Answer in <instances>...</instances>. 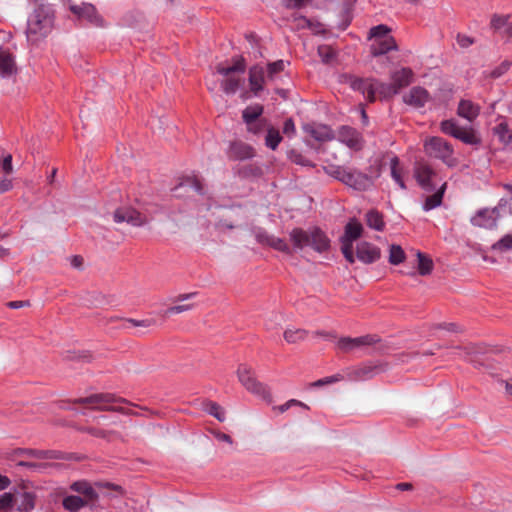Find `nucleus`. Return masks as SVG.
<instances>
[{"label": "nucleus", "instance_id": "f257e3e1", "mask_svg": "<svg viewBox=\"0 0 512 512\" xmlns=\"http://www.w3.org/2000/svg\"><path fill=\"white\" fill-rule=\"evenodd\" d=\"M54 21V11L50 6L39 5L27 21V40L36 43L46 37L51 31Z\"/></svg>", "mask_w": 512, "mask_h": 512}, {"label": "nucleus", "instance_id": "f03ea898", "mask_svg": "<svg viewBox=\"0 0 512 512\" xmlns=\"http://www.w3.org/2000/svg\"><path fill=\"white\" fill-rule=\"evenodd\" d=\"M290 241L293 243L294 249H303L311 247L317 252H324L330 247V240L326 234L319 228H313L305 231L301 228L293 229L290 234Z\"/></svg>", "mask_w": 512, "mask_h": 512}, {"label": "nucleus", "instance_id": "7ed1b4c3", "mask_svg": "<svg viewBox=\"0 0 512 512\" xmlns=\"http://www.w3.org/2000/svg\"><path fill=\"white\" fill-rule=\"evenodd\" d=\"M245 70L246 62L243 57L233 58L231 66L217 65V73L224 77L221 81V88L227 95H234L244 84V79L241 75L244 74Z\"/></svg>", "mask_w": 512, "mask_h": 512}, {"label": "nucleus", "instance_id": "20e7f679", "mask_svg": "<svg viewBox=\"0 0 512 512\" xmlns=\"http://www.w3.org/2000/svg\"><path fill=\"white\" fill-rule=\"evenodd\" d=\"M74 403L82 405H91L95 410L116 411L126 415H138L130 409L122 406H112L114 403H128V401L121 397H116L111 393H98L92 394L88 397H82L74 400Z\"/></svg>", "mask_w": 512, "mask_h": 512}, {"label": "nucleus", "instance_id": "39448f33", "mask_svg": "<svg viewBox=\"0 0 512 512\" xmlns=\"http://www.w3.org/2000/svg\"><path fill=\"white\" fill-rule=\"evenodd\" d=\"M440 130L467 145L478 146L481 144L480 136L472 127H461L455 119L443 120L440 123Z\"/></svg>", "mask_w": 512, "mask_h": 512}, {"label": "nucleus", "instance_id": "423d86ee", "mask_svg": "<svg viewBox=\"0 0 512 512\" xmlns=\"http://www.w3.org/2000/svg\"><path fill=\"white\" fill-rule=\"evenodd\" d=\"M425 152L434 158L442 160L448 166H454L455 160L452 158L453 147L441 137H431L424 144Z\"/></svg>", "mask_w": 512, "mask_h": 512}, {"label": "nucleus", "instance_id": "0eeeda50", "mask_svg": "<svg viewBox=\"0 0 512 512\" xmlns=\"http://www.w3.org/2000/svg\"><path fill=\"white\" fill-rule=\"evenodd\" d=\"M15 509L17 512H31L36 508L38 495L28 483L22 482L14 488Z\"/></svg>", "mask_w": 512, "mask_h": 512}, {"label": "nucleus", "instance_id": "6e6552de", "mask_svg": "<svg viewBox=\"0 0 512 512\" xmlns=\"http://www.w3.org/2000/svg\"><path fill=\"white\" fill-rule=\"evenodd\" d=\"M237 376L240 383L251 393L266 398L269 396L267 387L259 382L253 374V370L247 364H240L237 369Z\"/></svg>", "mask_w": 512, "mask_h": 512}, {"label": "nucleus", "instance_id": "1a4fd4ad", "mask_svg": "<svg viewBox=\"0 0 512 512\" xmlns=\"http://www.w3.org/2000/svg\"><path fill=\"white\" fill-rule=\"evenodd\" d=\"M237 376L240 383L251 393L266 398L269 396L267 387L259 382L253 374V370L247 364H240L237 369Z\"/></svg>", "mask_w": 512, "mask_h": 512}, {"label": "nucleus", "instance_id": "9d476101", "mask_svg": "<svg viewBox=\"0 0 512 512\" xmlns=\"http://www.w3.org/2000/svg\"><path fill=\"white\" fill-rule=\"evenodd\" d=\"M335 139L355 151L361 150L364 145L362 134L355 128L347 125L339 127Z\"/></svg>", "mask_w": 512, "mask_h": 512}, {"label": "nucleus", "instance_id": "9b49d317", "mask_svg": "<svg viewBox=\"0 0 512 512\" xmlns=\"http://www.w3.org/2000/svg\"><path fill=\"white\" fill-rule=\"evenodd\" d=\"M345 83H347L351 89L358 91L369 101L374 102V78H361L354 75H345Z\"/></svg>", "mask_w": 512, "mask_h": 512}, {"label": "nucleus", "instance_id": "f8f14e48", "mask_svg": "<svg viewBox=\"0 0 512 512\" xmlns=\"http://www.w3.org/2000/svg\"><path fill=\"white\" fill-rule=\"evenodd\" d=\"M14 456H27L39 460H64L65 454L58 450H42L32 448H16L12 453Z\"/></svg>", "mask_w": 512, "mask_h": 512}, {"label": "nucleus", "instance_id": "ddd939ff", "mask_svg": "<svg viewBox=\"0 0 512 512\" xmlns=\"http://www.w3.org/2000/svg\"><path fill=\"white\" fill-rule=\"evenodd\" d=\"M379 341L376 335H364L356 338L342 337L339 339L337 346L343 352H351L365 346H371Z\"/></svg>", "mask_w": 512, "mask_h": 512}, {"label": "nucleus", "instance_id": "4468645a", "mask_svg": "<svg viewBox=\"0 0 512 512\" xmlns=\"http://www.w3.org/2000/svg\"><path fill=\"white\" fill-rule=\"evenodd\" d=\"M113 219L116 223L126 222L134 227H139L146 223V217L131 207L116 209L113 214Z\"/></svg>", "mask_w": 512, "mask_h": 512}, {"label": "nucleus", "instance_id": "2eb2a0df", "mask_svg": "<svg viewBox=\"0 0 512 512\" xmlns=\"http://www.w3.org/2000/svg\"><path fill=\"white\" fill-rule=\"evenodd\" d=\"M342 183L358 191H365L371 185V178L358 170L347 169Z\"/></svg>", "mask_w": 512, "mask_h": 512}, {"label": "nucleus", "instance_id": "dca6fc26", "mask_svg": "<svg viewBox=\"0 0 512 512\" xmlns=\"http://www.w3.org/2000/svg\"><path fill=\"white\" fill-rule=\"evenodd\" d=\"M69 10L79 18L86 19L94 25H100L102 17L98 14L96 7L91 3L70 4Z\"/></svg>", "mask_w": 512, "mask_h": 512}, {"label": "nucleus", "instance_id": "f3484780", "mask_svg": "<svg viewBox=\"0 0 512 512\" xmlns=\"http://www.w3.org/2000/svg\"><path fill=\"white\" fill-rule=\"evenodd\" d=\"M497 218H498V209L494 208L492 210L488 208L480 209L475 216L471 218V223L474 226L485 228V229H494L497 227Z\"/></svg>", "mask_w": 512, "mask_h": 512}, {"label": "nucleus", "instance_id": "a211bd4d", "mask_svg": "<svg viewBox=\"0 0 512 512\" xmlns=\"http://www.w3.org/2000/svg\"><path fill=\"white\" fill-rule=\"evenodd\" d=\"M305 133L319 142H326L335 139V133L328 125L324 124H306L303 127Z\"/></svg>", "mask_w": 512, "mask_h": 512}, {"label": "nucleus", "instance_id": "6ab92c4d", "mask_svg": "<svg viewBox=\"0 0 512 512\" xmlns=\"http://www.w3.org/2000/svg\"><path fill=\"white\" fill-rule=\"evenodd\" d=\"M430 100L429 92L420 86H415L403 96V101L415 108H422Z\"/></svg>", "mask_w": 512, "mask_h": 512}, {"label": "nucleus", "instance_id": "aec40b11", "mask_svg": "<svg viewBox=\"0 0 512 512\" xmlns=\"http://www.w3.org/2000/svg\"><path fill=\"white\" fill-rule=\"evenodd\" d=\"M356 255L361 262L371 264L380 258L381 251L377 246L369 242H361L357 245Z\"/></svg>", "mask_w": 512, "mask_h": 512}, {"label": "nucleus", "instance_id": "412c9836", "mask_svg": "<svg viewBox=\"0 0 512 512\" xmlns=\"http://www.w3.org/2000/svg\"><path fill=\"white\" fill-rule=\"evenodd\" d=\"M391 83L399 93L403 88L409 86L414 79V72L409 67H402L390 74Z\"/></svg>", "mask_w": 512, "mask_h": 512}, {"label": "nucleus", "instance_id": "4be33fe9", "mask_svg": "<svg viewBox=\"0 0 512 512\" xmlns=\"http://www.w3.org/2000/svg\"><path fill=\"white\" fill-rule=\"evenodd\" d=\"M435 175L433 169L426 164H419L415 169V177L419 185L426 191L431 192L435 189L432 178Z\"/></svg>", "mask_w": 512, "mask_h": 512}, {"label": "nucleus", "instance_id": "5701e85b", "mask_svg": "<svg viewBox=\"0 0 512 512\" xmlns=\"http://www.w3.org/2000/svg\"><path fill=\"white\" fill-rule=\"evenodd\" d=\"M264 107L261 104H254L246 107L242 112L243 121L248 125V130L254 133L258 132L256 128L257 119L263 114Z\"/></svg>", "mask_w": 512, "mask_h": 512}, {"label": "nucleus", "instance_id": "b1692460", "mask_svg": "<svg viewBox=\"0 0 512 512\" xmlns=\"http://www.w3.org/2000/svg\"><path fill=\"white\" fill-rule=\"evenodd\" d=\"M396 50H398V45L394 37L374 40L370 46V53L373 57H379Z\"/></svg>", "mask_w": 512, "mask_h": 512}, {"label": "nucleus", "instance_id": "393cba45", "mask_svg": "<svg viewBox=\"0 0 512 512\" xmlns=\"http://www.w3.org/2000/svg\"><path fill=\"white\" fill-rule=\"evenodd\" d=\"M228 157L232 160H246L254 157V149L244 142H234L230 145Z\"/></svg>", "mask_w": 512, "mask_h": 512}, {"label": "nucleus", "instance_id": "a878e982", "mask_svg": "<svg viewBox=\"0 0 512 512\" xmlns=\"http://www.w3.org/2000/svg\"><path fill=\"white\" fill-rule=\"evenodd\" d=\"M510 15L494 14L491 18V28L502 33L507 38H512V22Z\"/></svg>", "mask_w": 512, "mask_h": 512}, {"label": "nucleus", "instance_id": "bb28decb", "mask_svg": "<svg viewBox=\"0 0 512 512\" xmlns=\"http://www.w3.org/2000/svg\"><path fill=\"white\" fill-rule=\"evenodd\" d=\"M265 81L264 69L261 66L255 65L249 69V84L251 91L254 95H258L263 90Z\"/></svg>", "mask_w": 512, "mask_h": 512}, {"label": "nucleus", "instance_id": "cd10ccee", "mask_svg": "<svg viewBox=\"0 0 512 512\" xmlns=\"http://www.w3.org/2000/svg\"><path fill=\"white\" fill-rule=\"evenodd\" d=\"M479 113L480 107L471 100L462 99L458 104L457 114L470 122L475 120Z\"/></svg>", "mask_w": 512, "mask_h": 512}, {"label": "nucleus", "instance_id": "c85d7f7f", "mask_svg": "<svg viewBox=\"0 0 512 512\" xmlns=\"http://www.w3.org/2000/svg\"><path fill=\"white\" fill-rule=\"evenodd\" d=\"M70 489L84 496L88 502H94L98 499V493L86 480L75 481L70 485Z\"/></svg>", "mask_w": 512, "mask_h": 512}, {"label": "nucleus", "instance_id": "c756f323", "mask_svg": "<svg viewBox=\"0 0 512 512\" xmlns=\"http://www.w3.org/2000/svg\"><path fill=\"white\" fill-rule=\"evenodd\" d=\"M382 371L378 365L364 364L352 371L350 378L355 381H365L373 378L376 374Z\"/></svg>", "mask_w": 512, "mask_h": 512}, {"label": "nucleus", "instance_id": "7c9ffc66", "mask_svg": "<svg viewBox=\"0 0 512 512\" xmlns=\"http://www.w3.org/2000/svg\"><path fill=\"white\" fill-rule=\"evenodd\" d=\"M16 72L14 56L7 50H0V76L10 77Z\"/></svg>", "mask_w": 512, "mask_h": 512}, {"label": "nucleus", "instance_id": "2f4dec72", "mask_svg": "<svg viewBox=\"0 0 512 512\" xmlns=\"http://www.w3.org/2000/svg\"><path fill=\"white\" fill-rule=\"evenodd\" d=\"M493 135L496 136L499 142L504 146L512 145V130L509 128L507 122L502 121L492 129Z\"/></svg>", "mask_w": 512, "mask_h": 512}, {"label": "nucleus", "instance_id": "473e14b6", "mask_svg": "<svg viewBox=\"0 0 512 512\" xmlns=\"http://www.w3.org/2000/svg\"><path fill=\"white\" fill-rule=\"evenodd\" d=\"M79 431L83 433H88L91 436L104 439L106 441H112L114 439L120 438V434L114 430H105L97 427L87 426L79 428Z\"/></svg>", "mask_w": 512, "mask_h": 512}, {"label": "nucleus", "instance_id": "72a5a7b5", "mask_svg": "<svg viewBox=\"0 0 512 512\" xmlns=\"http://www.w3.org/2000/svg\"><path fill=\"white\" fill-rule=\"evenodd\" d=\"M362 232L363 227L361 223L357 221H349L345 226L342 242L353 243L355 240L361 237Z\"/></svg>", "mask_w": 512, "mask_h": 512}, {"label": "nucleus", "instance_id": "f704fd0d", "mask_svg": "<svg viewBox=\"0 0 512 512\" xmlns=\"http://www.w3.org/2000/svg\"><path fill=\"white\" fill-rule=\"evenodd\" d=\"M88 501L76 495L65 496L62 500V506L69 512H78L88 505Z\"/></svg>", "mask_w": 512, "mask_h": 512}, {"label": "nucleus", "instance_id": "c9c22d12", "mask_svg": "<svg viewBox=\"0 0 512 512\" xmlns=\"http://www.w3.org/2000/svg\"><path fill=\"white\" fill-rule=\"evenodd\" d=\"M366 223L371 229L376 231H383L385 229L383 214L375 209L369 210L366 213Z\"/></svg>", "mask_w": 512, "mask_h": 512}, {"label": "nucleus", "instance_id": "e433bc0d", "mask_svg": "<svg viewBox=\"0 0 512 512\" xmlns=\"http://www.w3.org/2000/svg\"><path fill=\"white\" fill-rule=\"evenodd\" d=\"M373 88L375 98L376 94H379L380 97L384 99L393 97L394 95L398 94L392 83L380 82L377 79H374Z\"/></svg>", "mask_w": 512, "mask_h": 512}, {"label": "nucleus", "instance_id": "4c0bfd02", "mask_svg": "<svg viewBox=\"0 0 512 512\" xmlns=\"http://www.w3.org/2000/svg\"><path fill=\"white\" fill-rule=\"evenodd\" d=\"M445 189H446V183H443L442 186L434 194L428 196L425 199V202L423 204V209L425 211H430V210L440 206L442 203Z\"/></svg>", "mask_w": 512, "mask_h": 512}, {"label": "nucleus", "instance_id": "58836bf2", "mask_svg": "<svg viewBox=\"0 0 512 512\" xmlns=\"http://www.w3.org/2000/svg\"><path fill=\"white\" fill-rule=\"evenodd\" d=\"M417 259H418V264H417L418 273L421 276L430 275L434 268L432 259L422 252H417Z\"/></svg>", "mask_w": 512, "mask_h": 512}, {"label": "nucleus", "instance_id": "ea45409f", "mask_svg": "<svg viewBox=\"0 0 512 512\" xmlns=\"http://www.w3.org/2000/svg\"><path fill=\"white\" fill-rule=\"evenodd\" d=\"M308 331L304 329H291L288 328L284 331V339L290 344H296L306 339Z\"/></svg>", "mask_w": 512, "mask_h": 512}, {"label": "nucleus", "instance_id": "a19ab883", "mask_svg": "<svg viewBox=\"0 0 512 512\" xmlns=\"http://www.w3.org/2000/svg\"><path fill=\"white\" fill-rule=\"evenodd\" d=\"M203 409L208 414L214 416L218 421L223 422L225 420V412L222 407L213 401H205L203 403Z\"/></svg>", "mask_w": 512, "mask_h": 512}, {"label": "nucleus", "instance_id": "79ce46f5", "mask_svg": "<svg viewBox=\"0 0 512 512\" xmlns=\"http://www.w3.org/2000/svg\"><path fill=\"white\" fill-rule=\"evenodd\" d=\"M281 141L282 136L279 130L274 127H269L265 136V145L271 150H276Z\"/></svg>", "mask_w": 512, "mask_h": 512}, {"label": "nucleus", "instance_id": "37998d69", "mask_svg": "<svg viewBox=\"0 0 512 512\" xmlns=\"http://www.w3.org/2000/svg\"><path fill=\"white\" fill-rule=\"evenodd\" d=\"M390 170L391 177L393 180L399 185L401 189H406L405 182L402 177V171L399 167V159L397 157H393L390 161Z\"/></svg>", "mask_w": 512, "mask_h": 512}, {"label": "nucleus", "instance_id": "c03bdc74", "mask_svg": "<svg viewBox=\"0 0 512 512\" xmlns=\"http://www.w3.org/2000/svg\"><path fill=\"white\" fill-rule=\"evenodd\" d=\"M265 241L269 246H271L275 250H278V251H281V252H284L287 254L292 253V249L290 248V246L286 243V241L284 239L274 237V236H265Z\"/></svg>", "mask_w": 512, "mask_h": 512}, {"label": "nucleus", "instance_id": "a18cd8bd", "mask_svg": "<svg viewBox=\"0 0 512 512\" xmlns=\"http://www.w3.org/2000/svg\"><path fill=\"white\" fill-rule=\"evenodd\" d=\"M390 28L387 25L379 24L377 26H374L369 31V39H384V38H393L389 35Z\"/></svg>", "mask_w": 512, "mask_h": 512}, {"label": "nucleus", "instance_id": "49530a36", "mask_svg": "<svg viewBox=\"0 0 512 512\" xmlns=\"http://www.w3.org/2000/svg\"><path fill=\"white\" fill-rule=\"evenodd\" d=\"M492 250L506 252L512 250V232L504 235L500 240L492 245Z\"/></svg>", "mask_w": 512, "mask_h": 512}, {"label": "nucleus", "instance_id": "de8ad7c7", "mask_svg": "<svg viewBox=\"0 0 512 512\" xmlns=\"http://www.w3.org/2000/svg\"><path fill=\"white\" fill-rule=\"evenodd\" d=\"M15 507V497L11 492H5L0 495V512H9Z\"/></svg>", "mask_w": 512, "mask_h": 512}, {"label": "nucleus", "instance_id": "09e8293b", "mask_svg": "<svg viewBox=\"0 0 512 512\" xmlns=\"http://www.w3.org/2000/svg\"><path fill=\"white\" fill-rule=\"evenodd\" d=\"M405 259V253L403 249L399 245H391L390 254H389V262L392 265H398L402 263Z\"/></svg>", "mask_w": 512, "mask_h": 512}, {"label": "nucleus", "instance_id": "8fccbe9b", "mask_svg": "<svg viewBox=\"0 0 512 512\" xmlns=\"http://www.w3.org/2000/svg\"><path fill=\"white\" fill-rule=\"evenodd\" d=\"M512 66V61L505 59L498 66L492 69L489 73V76L493 79L500 78L504 75Z\"/></svg>", "mask_w": 512, "mask_h": 512}, {"label": "nucleus", "instance_id": "3c124183", "mask_svg": "<svg viewBox=\"0 0 512 512\" xmlns=\"http://www.w3.org/2000/svg\"><path fill=\"white\" fill-rule=\"evenodd\" d=\"M17 467H24L32 471L42 472L48 467L52 466L50 463H38V462H29V461H18L16 463Z\"/></svg>", "mask_w": 512, "mask_h": 512}, {"label": "nucleus", "instance_id": "603ef678", "mask_svg": "<svg viewBox=\"0 0 512 512\" xmlns=\"http://www.w3.org/2000/svg\"><path fill=\"white\" fill-rule=\"evenodd\" d=\"M182 186H189L198 194L204 193V188L201 181L196 177H187L183 182L180 183L179 188Z\"/></svg>", "mask_w": 512, "mask_h": 512}, {"label": "nucleus", "instance_id": "864d4df0", "mask_svg": "<svg viewBox=\"0 0 512 512\" xmlns=\"http://www.w3.org/2000/svg\"><path fill=\"white\" fill-rule=\"evenodd\" d=\"M290 160L297 165L305 167H314V164L312 163L311 160H309L306 156L294 150L291 151L290 153Z\"/></svg>", "mask_w": 512, "mask_h": 512}, {"label": "nucleus", "instance_id": "5fc2aeb1", "mask_svg": "<svg viewBox=\"0 0 512 512\" xmlns=\"http://www.w3.org/2000/svg\"><path fill=\"white\" fill-rule=\"evenodd\" d=\"M347 169L343 166H329L325 168V172L330 175L331 177L335 178L336 180L342 182V179H344L345 173Z\"/></svg>", "mask_w": 512, "mask_h": 512}, {"label": "nucleus", "instance_id": "6e6d98bb", "mask_svg": "<svg viewBox=\"0 0 512 512\" xmlns=\"http://www.w3.org/2000/svg\"><path fill=\"white\" fill-rule=\"evenodd\" d=\"M286 64H289L288 62H285L284 60H277L275 62H271L267 66L268 76L272 78L277 73L283 71L285 69Z\"/></svg>", "mask_w": 512, "mask_h": 512}, {"label": "nucleus", "instance_id": "4d7b16f0", "mask_svg": "<svg viewBox=\"0 0 512 512\" xmlns=\"http://www.w3.org/2000/svg\"><path fill=\"white\" fill-rule=\"evenodd\" d=\"M318 54L324 63H329L335 57L334 50L329 46H320L318 48Z\"/></svg>", "mask_w": 512, "mask_h": 512}, {"label": "nucleus", "instance_id": "13d9d810", "mask_svg": "<svg viewBox=\"0 0 512 512\" xmlns=\"http://www.w3.org/2000/svg\"><path fill=\"white\" fill-rule=\"evenodd\" d=\"M193 308L192 304L175 305L167 308L164 312V316H170L173 314H179L185 311H189Z\"/></svg>", "mask_w": 512, "mask_h": 512}, {"label": "nucleus", "instance_id": "bf43d9fd", "mask_svg": "<svg viewBox=\"0 0 512 512\" xmlns=\"http://www.w3.org/2000/svg\"><path fill=\"white\" fill-rule=\"evenodd\" d=\"M341 250H342V253H343L345 259L349 263H354L355 262V258H354V255H353V243L342 242Z\"/></svg>", "mask_w": 512, "mask_h": 512}, {"label": "nucleus", "instance_id": "052dcab7", "mask_svg": "<svg viewBox=\"0 0 512 512\" xmlns=\"http://www.w3.org/2000/svg\"><path fill=\"white\" fill-rule=\"evenodd\" d=\"M292 406H300L303 407L304 409H309V407L306 404L296 399H291L287 401L286 403L278 406L277 409L279 410L280 413H284Z\"/></svg>", "mask_w": 512, "mask_h": 512}, {"label": "nucleus", "instance_id": "680f3d73", "mask_svg": "<svg viewBox=\"0 0 512 512\" xmlns=\"http://www.w3.org/2000/svg\"><path fill=\"white\" fill-rule=\"evenodd\" d=\"M311 0H284L283 4L288 9H301Z\"/></svg>", "mask_w": 512, "mask_h": 512}, {"label": "nucleus", "instance_id": "e2e57ef3", "mask_svg": "<svg viewBox=\"0 0 512 512\" xmlns=\"http://www.w3.org/2000/svg\"><path fill=\"white\" fill-rule=\"evenodd\" d=\"M340 379H341L340 375H333V376H329V377H325V378L319 379V380L313 382L311 385L313 387H321V386L326 385V384H331V383L337 382Z\"/></svg>", "mask_w": 512, "mask_h": 512}, {"label": "nucleus", "instance_id": "0e129e2a", "mask_svg": "<svg viewBox=\"0 0 512 512\" xmlns=\"http://www.w3.org/2000/svg\"><path fill=\"white\" fill-rule=\"evenodd\" d=\"M456 39H457V43L462 48H468L470 45H472L474 43L473 38H471L467 35H463V34H458Z\"/></svg>", "mask_w": 512, "mask_h": 512}, {"label": "nucleus", "instance_id": "69168bd1", "mask_svg": "<svg viewBox=\"0 0 512 512\" xmlns=\"http://www.w3.org/2000/svg\"><path fill=\"white\" fill-rule=\"evenodd\" d=\"M283 133L287 136H291L295 133V124L291 118H288L284 121Z\"/></svg>", "mask_w": 512, "mask_h": 512}, {"label": "nucleus", "instance_id": "338daca9", "mask_svg": "<svg viewBox=\"0 0 512 512\" xmlns=\"http://www.w3.org/2000/svg\"><path fill=\"white\" fill-rule=\"evenodd\" d=\"M127 322L131 323L135 327H150L154 321L151 319H143V320H136V319H127Z\"/></svg>", "mask_w": 512, "mask_h": 512}, {"label": "nucleus", "instance_id": "774afa93", "mask_svg": "<svg viewBox=\"0 0 512 512\" xmlns=\"http://www.w3.org/2000/svg\"><path fill=\"white\" fill-rule=\"evenodd\" d=\"M2 169L5 173L10 174L13 170L12 166V156L10 154L6 155L2 160Z\"/></svg>", "mask_w": 512, "mask_h": 512}]
</instances>
